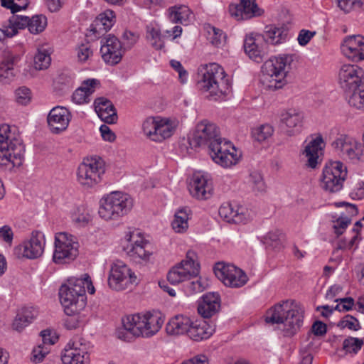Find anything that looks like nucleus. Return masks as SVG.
I'll use <instances>...</instances> for the list:
<instances>
[{
  "mask_svg": "<svg viewBox=\"0 0 364 364\" xmlns=\"http://www.w3.org/2000/svg\"><path fill=\"white\" fill-rule=\"evenodd\" d=\"M191 148L208 146L212 159L223 168L238 163L241 154L228 141L223 139L219 127L208 119L199 122L188 139Z\"/></svg>",
  "mask_w": 364,
  "mask_h": 364,
  "instance_id": "obj_1",
  "label": "nucleus"
},
{
  "mask_svg": "<svg viewBox=\"0 0 364 364\" xmlns=\"http://www.w3.org/2000/svg\"><path fill=\"white\" fill-rule=\"evenodd\" d=\"M304 309L294 300H286L267 310L265 321L267 323L282 325L283 336H294L300 328L304 319Z\"/></svg>",
  "mask_w": 364,
  "mask_h": 364,
  "instance_id": "obj_2",
  "label": "nucleus"
},
{
  "mask_svg": "<svg viewBox=\"0 0 364 364\" xmlns=\"http://www.w3.org/2000/svg\"><path fill=\"white\" fill-rule=\"evenodd\" d=\"M85 278H71L59 289V296L65 314L82 309L86 305L85 287L92 294L95 287L88 275Z\"/></svg>",
  "mask_w": 364,
  "mask_h": 364,
  "instance_id": "obj_3",
  "label": "nucleus"
},
{
  "mask_svg": "<svg viewBox=\"0 0 364 364\" xmlns=\"http://www.w3.org/2000/svg\"><path fill=\"white\" fill-rule=\"evenodd\" d=\"M292 61L291 55H280L266 60L262 67L260 78L264 88L273 90L282 88L287 82L286 77Z\"/></svg>",
  "mask_w": 364,
  "mask_h": 364,
  "instance_id": "obj_4",
  "label": "nucleus"
},
{
  "mask_svg": "<svg viewBox=\"0 0 364 364\" xmlns=\"http://www.w3.org/2000/svg\"><path fill=\"white\" fill-rule=\"evenodd\" d=\"M25 149L8 124L0 125V166L9 169L19 167L23 161Z\"/></svg>",
  "mask_w": 364,
  "mask_h": 364,
  "instance_id": "obj_5",
  "label": "nucleus"
},
{
  "mask_svg": "<svg viewBox=\"0 0 364 364\" xmlns=\"http://www.w3.org/2000/svg\"><path fill=\"white\" fill-rule=\"evenodd\" d=\"M164 320L159 313L129 315L122 319L124 329L134 336L149 338L161 328Z\"/></svg>",
  "mask_w": 364,
  "mask_h": 364,
  "instance_id": "obj_6",
  "label": "nucleus"
},
{
  "mask_svg": "<svg viewBox=\"0 0 364 364\" xmlns=\"http://www.w3.org/2000/svg\"><path fill=\"white\" fill-rule=\"evenodd\" d=\"M133 207V199L120 191H114L100 200V216L105 220H117L127 215Z\"/></svg>",
  "mask_w": 364,
  "mask_h": 364,
  "instance_id": "obj_7",
  "label": "nucleus"
},
{
  "mask_svg": "<svg viewBox=\"0 0 364 364\" xmlns=\"http://www.w3.org/2000/svg\"><path fill=\"white\" fill-rule=\"evenodd\" d=\"M202 72V78L198 82L201 90L209 92L212 96L220 97L228 94L230 89V83L220 65H205Z\"/></svg>",
  "mask_w": 364,
  "mask_h": 364,
  "instance_id": "obj_8",
  "label": "nucleus"
},
{
  "mask_svg": "<svg viewBox=\"0 0 364 364\" xmlns=\"http://www.w3.org/2000/svg\"><path fill=\"white\" fill-rule=\"evenodd\" d=\"M47 26V18L43 15H35L31 18L21 15H12L8 22L0 28V33L8 38L18 33L19 29L28 28L31 33L38 34L43 32Z\"/></svg>",
  "mask_w": 364,
  "mask_h": 364,
  "instance_id": "obj_9",
  "label": "nucleus"
},
{
  "mask_svg": "<svg viewBox=\"0 0 364 364\" xmlns=\"http://www.w3.org/2000/svg\"><path fill=\"white\" fill-rule=\"evenodd\" d=\"M105 163L97 156L84 159L77 171V181L85 188H92L102 181Z\"/></svg>",
  "mask_w": 364,
  "mask_h": 364,
  "instance_id": "obj_10",
  "label": "nucleus"
},
{
  "mask_svg": "<svg viewBox=\"0 0 364 364\" xmlns=\"http://www.w3.org/2000/svg\"><path fill=\"white\" fill-rule=\"evenodd\" d=\"M333 151L341 159L353 164L363 161L364 157V143L355 139L342 134L337 136L331 143Z\"/></svg>",
  "mask_w": 364,
  "mask_h": 364,
  "instance_id": "obj_11",
  "label": "nucleus"
},
{
  "mask_svg": "<svg viewBox=\"0 0 364 364\" xmlns=\"http://www.w3.org/2000/svg\"><path fill=\"white\" fill-rule=\"evenodd\" d=\"M346 177L347 167L341 161H330L323 169L321 187L326 192L337 193L343 188Z\"/></svg>",
  "mask_w": 364,
  "mask_h": 364,
  "instance_id": "obj_12",
  "label": "nucleus"
},
{
  "mask_svg": "<svg viewBox=\"0 0 364 364\" xmlns=\"http://www.w3.org/2000/svg\"><path fill=\"white\" fill-rule=\"evenodd\" d=\"M136 283V274L124 262L118 260L112 264L108 277V284L111 289L122 291Z\"/></svg>",
  "mask_w": 364,
  "mask_h": 364,
  "instance_id": "obj_13",
  "label": "nucleus"
},
{
  "mask_svg": "<svg viewBox=\"0 0 364 364\" xmlns=\"http://www.w3.org/2000/svg\"><path fill=\"white\" fill-rule=\"evenodd\" d=\"M77 243L73 236L66 232H58L55 236V250L53 260L56 264H65L73 260L77 255Z\"/></svg>",
  "mask_w": 364,
  "mask_h": 364,
  "instance_id": "obj_14",
  "label": "nucleus"
},
{
  "mask_svg": "<svg viewBox=\"0 0 364 364\" xmlns=\"http://www.w3.org/2000/svg\"><path fill=\"white\" fill-rule=\"evenodd\" d=\"M90 345L83 338L70 341L65 346L61 360L64 364H90Z\"/></svg>",
  "mask_w": 364,
  "mask_h": 364,
  "instance_id": "obj_15",
  "label": "nucleus"
},
{
  "mask_svg": "<svg viewBox=\"0 0 364 364\" xmlns=\"http://www.w3.org/2000/svg\"><path fill=\"white\" fill-rule=\"evenodd\" d=\"M123 250L132 259L148 260L151 255L150 244L142 235L136 231L129 232L125 237Z\"/></svg>",
  "mask_w": 364,
  "mask_h": 364,
  "instance_id": "obj_16",
  "label": "nucleus"
},
{
  "mask_svg": "<svg viewBox=\"0 0 364 364\" xmlns=\"http://www.w3.org/2000/svg\"><path fill=\"white\" fill-rule=\"evenodd\" d=\"M214 272L218 279L229 287H241L247 282L245 273L233 264L218 262L214 267Z\"/></svg>",
  "mask_w": 364,
  "mask_h": 364,
  "instance_id": "obj_17",
  "label": "nucleus"
},
{
  "mask_svg": "<svg viewBox=\"0 0 364 364\" xmlns=\"http://www.w3.org/2000/svg\"><path fill=\"white\" fill-rule=\"evenodd\" d=\"M338 83L345 92L351 93L353 90L363 84V70L357 65L344 64L338 71Z\"/></svg>",
  "mask_w": 364,
  "mask_h": 364,
  "instance_id": "obj_18",
  "label": "nucleus"
},
{
  "mask_svg": "<svg viewBox=\"0 0 364 364\" xmlns=\"http://www.w3.org/2000/svg\"><path fill=\"white\" fill-rule=\"evenodd\" d=\"M45 236L42 232L33 231L31 238L14 249V255L18 258L25 257L34 259L40 257L44 251Z\"/></svg>",
  "mask_w": 364,
  "mask_h": 364,
  "instance_id": "obj_19",
  "label": "nucleus"
},
{
  "mask_svg": "<svg viewBox=\"0 0 364 364\" xmlns=\"http://www.w3.org/2000/svg\"><path fill=\"white\" fill-rule=\"evenodd\" d=\"M101 43L100 53L104 61L110 65L119 63L124 53L122 44L119 39L109 34L101 40Z\"/></svg>",
  "mask_w": 364,
  "mask_h": 364,
  "instance_id": "obj_20",
  "label": "nucleus"
},
{
  "mask_svg": "<svg viewBox=\"0 0 364 364\" xmlns=\"http://www.w3.org/2000/svg\"><path fill=\"white\" fill-rule=\"evenodd\" d=\"M71 118L72 114L66 107L62 106L53 107L47 117L48 126L50 132L58 134L65 131Z\"/></svg>",
  "mask_w": 364,
  "mask_h": 364,
  "instance_id": "obj_21",
  "label": "nucleus"
},
{
  "mask_svg": "<svg viewBox=\"0 0 364 364\" xmlns=\"http://www.w3.org/2000/svg\"><path fill=\"white\" fill-rule=\"evenodd\" d=\"M303 114L294 109L283 111L280 114V128L284 133L292 136L300 132L303 124Z\"/></svg>",
  "mask_w": 364,
  "mask_h": 364,
  "instance_id": "obj_22",
  "label": "nucleus"
},
{
  "mask_svg": "<svg viewBox=\"0 0 364 364\" xmlns=\"http://www.w3.org/2000/svg\"><path fill=\"white\" fill-rule=\"evenodd\" d=\"M342 53L353 61L364 60V37L360 35L346 37L341 46Z\"/></svg>",
  "mask_w": 364,
  "mask_h": 364,
  "instance_id": "obj_23",
  "label": "nucleus"
},
{
  "mask_svg": "<svg viewBox=\"0 0 364 364\" xmlns=\"http://www.w3.org/2000/svg\"><path fill=\"white\" fill-rule=\"evenodd\" d=\"M229 12L237 20L248 19L262 14L256 0H240V4L230 6Z\"/></svg>",
  "mask_w": 364,
  "mask_h": 364,
  "instance_id": "obj_24",
  "label": "nucleus"
},
{
  "mask_svg": "<svg viewBox=\"0 0 364 364\" xmlns=\"http://www.w3.org/2000/svg\"><path fill=\"white\" fill-rule=\"evenodd\" d=\"M191 194L200 200H207L213 194L211 182L200 173H194L190 183Z\"/></svg>",
  "mask_w": 364,
  "mask_h": 364,
  "instance_id": "obj_25",
  "label": "nucleus"
},
{
  "mask_svg": "<svg viewBox=\"0 0 364 364\" xmlns=\"http://www.w3.org/2000/svg\"><path fill=\"white\" fill-rule=\"evenodd\" d=\"M264 43L262 36H248L245 38L244 41V50L245 53L250 59L257 62L261 63L264 58L267 57V48H264L262 44Z\"/></svg>",
  "mask_w": 364,
  "mask_h": 364,
  "instance_id": "obj_26",
  "label": "nucleus"
},
{
  "mask_svg": "<svg viewBox=\"0 0 364 364\" xmlns=\"http://www.w3.org/2000/svg\"><path fill=\"white\" fill-rule=\"evenodd\" d=\"M219 215L224 220L232 223H245L249 220L247 210L242 207L236 208L229 203L222 204L218 210Z\"/></svg>",
  "mask_w": 364,
  "mask_h": 364,
  "instance_id": "obj_27",
  "label": "nucleus"
},
{
  "mask_svg": "<svg viewBox=\"0 0 364 364\" xmlns=\"http://www.w3.org/2000/svg\"><path fill=\"white\" fill-rule=\"evenodd\" d=\"M220 296L218 293L209 292L202 296L198 311L203 318H210L220 309Z\"/></svg>",
  "mask_w": 364,
  "mask_h": 364,
  "instance_id": "obj_28",
  "label": "nucleus"
},
{
  "mask_svg": "<svg viewBox=\"0 0 364 364\" xmlns=\"http://www.w3.org/2000/svg\"><path fill=\"white\" fill-rule=\"evenodd\" d=\"M94 105L95 112L103 122L107 124L117 122V111L109 100L104 97H99L95 100Z\"/></svg>",
  "mask_w": 364,
  "mask_h": 364,
  "instance_id": "obj_29",
  "label": "nucleus"
},
{
  "mask_svg": "<svg viewBox=\"0 0 364 364\" xmlns=\"http://www.w3.org/2000/svg\"><path fill=\"white\" fill-rule=\"evenodd\" d=\"M323 144L322 136L318 135L305 146L303 154L307 158L306 165L309 167L315 168L318 164L320 155L322 154V145Z\"/></svg>",
  "mask_w": 364,
  "mask_h": 364,
  "instance_id": "obj_30",
  "label": "nucleus"
},
{
  "mask_svg": "<svg viewBox=\"0 0 364 364\" xmlns=\"http://www.w3.org/2000/svg\"><path fill=\"white\" fill-rule=\"evenodd\" d=\"M215 330V326L209 324L205 321H192L188 336L195 341H200L210 338Z\"/></svg>",
  "mask_w": 364,
  "mask_h": 364,
  "instance_id": "obj_31",
  "label": "nucleus"
},
{
  "mask_svg": "<svg viewBox=\"0 0 364 364\" xmlns=\"http://www.w3.org/2000/svg\"><path fill=\"white\" fill-rule=\"evenodd\" d=\"M99 84L96 79H88L82 82L81 87L75 90L72 95V100L77 105L88 103L90 96L95 91V87Z\"/></svg>",
  "mask_w": 364,
  "mask_h": 364,
  "instance_id": "obj_32",
  "label": "nucleus"
},
{
  "mask_svg": "<svg viewBox=\"0 0 364 364\" xmlns=\"http://www.w3.org/2000/svg\"><path fill=\"white\" fill-rule=\"evenodd\" d=\"M192 321L190 318L178 315L171 318L167 323L166 330L170 335H188Z\"/></svg>",
  "mask_w": 364,
  "mask_h": 364,
  "instance_id": "obj_33",
  "label": "nucleus"
},
{
  "mask_svg": "<svg viewBox=\"0 0 364 364\" xmlns=\"http://www.w3.org/2000/svg\"><path fill=\"white\" fill-rule=\"evenodd\" d=\"M287 31L284 28L269 26L266 27L264 35L262 36L264 45L271 43L277 45L283 43L287 38Z\"/></svg>",
  "mask_w": 364,
  "mask_h": 364,
  "instance_id": "obj_34",
  "label": "nucleus"
},
{
  "mask_svg": "<svg viewBox=\"0 0 364 364\" xmlns=\"http://www.w3.org/2000/svg\"><path fill=\"white\" fill-rule=\"evenodd\" d=\"M196 257L194 252L188 251L186 259L178 264L189 279L199 274L200 265L195 261Z\"/></svg>",
  "mask_w": 364,
  "mask_h": 364,
  "instance_id": "obj_35",
  "label": "nucleus"
},
{
  "mask_svg": "<svg viewBox=\"0 0 364 364\" xmlns=\"http://www.w3.org/2000/svg\"><path fill=\"white\" fill-rule=\"evenodd\" d=\"M166 35L162 34L159 28L147 26L146 28V39L152 48L161 50L165 46Z\"/></svg>",
  "mask_w": 364,
  "mask_h": 364,
  "instance_id": "obj_36",
  "label": "nucleus"
},
{
  "mask_svg": "<svg viewBox=\"0 0 364 364\" xmlns=\"http://www.w3.org/2000/svg\"><path fill=\"white\" fill-rule=\"evenodd\" d=\"M191 16V11L186 6H174L169 9L168 18L173 23L187 25Z\"/></svg>",
  "mask_w": 364,
  "mask_h": 364,
  "instance_id": "obj_37",
  "label": "nucleus"
},
{
  "mask_svg": "<svg viewBox=\"0 0 364 364\" xmlns=\"http://www.w3.org/2000/svg\"><path fill=\"white\" fill-rule=\"evenodd\" d=\"M36 316V312L34 309L30 308L23 309L18 313L13 322L14 328L18 331H22L32 322Z\"/></svg>",
  "mask_w": 364,
  "mask_h": 364,
  "instance_id": "obj_38",
  "label": "nucleus"
},
{
  "mask_svg": "<svg viewBox=\"0 0 364 364\" xmlns=\"http://www.w3.org/2000/svg\"><path fill=\"white\" fill-rule=\"evenodd\" d=\"M156 134H154V141H162L169 138L174 132L175 128L167 119L159 117Z\"/></svg>",
  "mask_w": 364,
  "mask_h": 364,
  "instance_id": "obj_39",
  "label": "nucleus"
},
{
  "mask_svg": "<svg viewBox=\"0 0 364 364\" xmlns=\"http://www.w3.org/2000/svg\"><path fill=\"white\" fill-rule=\"evenodd\" d=\"M188 214L185 208L178 210L171 223L173 230L178 233L185 232L188 228Z\"/></svg>",
  "mask_w": 364,
  "mask_h": 364,
  "instance_id": "obj_40",
  "label": "nucleus"
},
{
  "mask_svg": "<svg viewBox=\"0 0 364 364\" xmlns=\"http://www.w3.org/2000/svg\"><path fill=\"white\" fill-rule=\"evenodd\" d=\"M348 95V102L350 106L364 110V82Z\"/></svg>",
  "mask_w": 364,
  "mask_h": 364,
  "instance_id": "obj_41",
  "label": "nucleus"
},
{
  "mask_svg": "<svg viewBox=\"0 0 364 364\" xmlns=\"http://www.w3.org/2000/svg\"><path fill=\"white\" fill-rule=\"evenodd\" d=\"M116 21L115 14L112 10L107 9L100 14L97 19V25L102 26L101 28L107 31L109 30Z\"/></svg>",
  "mask_w": 364,
  "mask_h": 364,
  "instance_id": "obj_42",
  "label": "nucleus"
},
{
  "mask_svg": "<svg viewBox=\"0 0 364 364\" xmlns=\"http://www.w3.org/2000/svg\"><path fill=\"white\" fill-rule=\"evenodd\" d=\"M80 310H77L72 314H66L68 317L65 321V326L67 329H75L84 325L86 322L85 316L81 314Z\"/></svg>",
  "mask_w": 364,
  "mask_h": 364,
  "instance_id": "obj_43",
  "label": "nucleus"
},
{
  "mask_svg": "<svg viewBox=\"0 0 364 364\" xmlns=\"http://www.w3.org/2000/svg\"><path fill=\"white\" fill-rule=\"evenodd\" d=\"M51 58L48 50L45 48H38L34 56V68L36 70H44L48 68Z\"/></svg>",
  "mask_w": 364,
  "mask_h": 364,
  "instance_id": "obj_44",
  "label": "nucleus"
},
{
  "mask_svg": "<svg viewBox=\"0 0 364 364\" xmlns=\"http://www.w3.org/2000/svg\"><path fill=\"white\" fill-rule=\"evenodd\" d=\"M274 128L269 124H262L252 129V134L255 140L262 142L272 136Z\"/></svg>",
  "mask_w": 364,
  "mask_h": 364,
  "instance_id": "obj_45",
  "label": "nucleus"
},
{
  "mask_svg": "<svg viewBox=\"0 0 364 364\" xmlns=\"http://www.w3.org/2000/svg\"><path fill=\"white\" fill-rule=\"evenodd\" d=\"M338 6L345 13L364 11V0H337Z\"/></svg>",
  "mask_w": 364,
  "mask_h": 364,
  "instance_id": "obj_46",
  "label": "nucleus"
},
{
  "mask_svg": "<svg viewBox=\"0 0 364 364\" xmlns=\"http://www.w3.org/2000/svg\"><path fill=\"white\" fill-rule=\"evenodd\" d=\"M363 341L358 338L348 337L343 342V350L346 353L356 354L363 346Z\"/></svg>",
  "mask_w": 364,
  "mask_h": 364,
  "instance_id": "obj_47",
  "label": "nucleus"
},
{
  "mask_svg": "<svg viewBox=\"0 0 364 364\" xmlns=\"http://www.w3.org/2000/svg\"><path fill=\"white\" fill-rule=\"evenodd\" d=\"M282 234L279 230L269 232L264 237V243L273 249H280Z\"/></svg>",
  "mask_w": 364,
  "mask_h": 364,
  "instance_id": "obj_48",
  "label": "nucleus"
},
{
  "mask_svg": "<svg viewBox=\"0 0 364 364\" xmlns=\"http://www.w3.org/2000/svg\"><path fill=\"white\" fill-rule=\"evenodd\" d=\"M159 117H148L142 124L144 134L154 141V134H156Z\"/></svg>",
  "mask_w": 364,
  "mask_h": 364,
  "instance_id": "obj_49",
  "label": "nucleus"
},
{
  "mask_svg": "<svg viewBox=\"0 0 364 364\" xmlns=\"http://www.w3.org/2000/svg\"><path fill=\"white\" fill-rule=\"evenodd\" d=\"M167 279L171 284H176L189 279L185 274V272L177 264L168 272Z\"/></svg>",
  "mask_w": 364,
  "mask_h": 364,
  "instance_id": "obj_50",
  "label": "nucleus"
},
{
  "mask_svg": "<svg viewBox=\"0 0 364 364\" xmlns=\"http://www.w3.org/2000/svg\"><path fill=\"white\" fill-rule=\"evenodd\" d=\"M249 183L255 191L263 192L265 190V183L259 172L254 171L250 173Z\"/></svg>",
  "mask_w": 364,
  "mask_h": 364,
  "instance_id": "obj_51",
  "label": "nucleus"
},
{
  "mask_svg": "<svg viewBox=\"0 0 364 364\" xmlns=\"http://www.w3.org/2000/svg\"><path fill=\"white\" fill-rule=\"evenodd\" d=\"M15 98L18 104L26 105L31 102V91L27 87H20L15 91Z\"/></svg>",
  "mask_w": 364,
  "mask_h": 364,
  "instance_id": "obj_52",
  "label": "nucleus"
},
{
  "mask_svg": "<svg viewBox=\"0 0 364 364\" xmlns=\"http://www.w3.org/2000/svg\"><path fill=\"white\" fill-rule=\"evenodd\" d=\"M50 352V348L45 345L38 344L32 351L31 360L36 363L43 361L45 356Z\"/></svg>",
  "mask_w": 364,
  "mask_h": 364,
  "instance_id": "obj_53",
  "label": "nucleus"
},
{
  "mask_svg": "<svg viewBox=\"0 0 364 364\" xmlns=\"http://www.w3.org/2000/svg\"><path fill=\"white\" fill-rule=\"evenodd\" d=\"M211 32L210 42L213 46L218 47L225 42L226 36L222 30L215 27H210L209 34H211Z\"/></svg>",
  "mask_w": 364,
  "mask_h": 364,
  "instance_id": "obj_54",
  "label": "nucleus"
},
{
  "mask_svg": "<svg viewBox=\"0 0 364 364\" xmlns=\"http://www.w3.org/2000/svg\"><path fill=\"white\" fill-rule=\"evenodd\" d=\"M338 326L341 328H348L353 331H358L360 328L358 321L350 315H346L343 320L340 321Z\"/></svg>",
  "mask_w": 364,
  "mask_h": 364,
  "instance_id": "obj_55",
  "label": "nucleus"
},
{
  "mask_svg": "<svg viewBox=\"0 0 364 364\" xmlns=\"http://www.w3.org/2000/svg\"><path fill=\"white\" fill-rule=\"evenodd\" d=\"M15 77L14 68H9L6 65H0V82L8 84Z\"/></svg>",
  "mask_w": 364,
  "mask_h": 364,
  "instance_id": "obj_56",
  "label": "nucleus"
},
{
  "mask_svg": "<svg viewBox=\"0 0 364 364\" xmlns=\"http://www.w3.org/2000/svg\"><path fill=\"white\" fill-rule=\"evenodd\" d=\"M351 220L346 217V218H339L334 222L333 229L334 232L337 235V237L342 235L348 225L350 223Z\"/></svg>",
  "mask_w": 364,
  "mask_h": 364,
  "instance_id": "obj_57",
  "label": "nucleus"
},
{
  "mask_svg": "<svg viewBox=\"0 0 364 364\" xmlns=\"http://www.w3.org/2000/svg\"><path fill=\"white\" fill-rule=\"evenodd\" d=\"M139 36L134 32L125 31L122 35L125 49H130L138 41Z\"/></svg>",
  "mask_w": 364,
  "mask_h": 364,
  "instance_id": "obj_58",
  "label": "nucleus"
},
{
  "mask_svg": "<svg viewBox=\"0 0 364 364\" xmlns=\"http://www.w3.org/2000/svg\"><path fill=\"white\" fill-rule=\"evenodd\" d=\"M92 55L90 46L88 44H81L77 48V56L80 62H85Z\"/></svg>",
  "mask_w": 364,
  "mask_h": 364,
  "instance_id": "obj_59",
  "label": "nucleus"
},
{
  "mask_svg": "<svg viewBox=\"0 0 364 364\" xmlns=\"http://www.w3.org/2000/svg\"><path fill=\"white\" fill-rule=\"evenodd\" d=\"M41 336L42 337V343L41 345H45L50 348V346L53 345L58 341V337L52 333V331L49 329L43 330L41 332Z\"/></svg>",
  "mask_w": 364,
  "mask_h": 364,
  "instance_id": "obj_60",
  "label": "nucleus"
},
{
  "mask_svg": "<svg viewBox=\"0 0 364 364\" xmlns=\"http://www.w3.org/2000/svg\"><path fill=\"white\" fill-rule=\"evenodd\" d=\"M316 31H311L309 30H301L298 36L297 40L300 46H306L311 39L316 35Z\"/></svg>",
  "mask_w": 364,
  "mask_h": 364,
  "instance_id": "obj_61",
  "label": "nucleus"
},
{
  "mask_svg": "<svg viewBox=\"0 0 364 364\" xmlns=\"http://www.w3.org/2000/svg\"><path fill=\"white\" fill-rule=\"evenodd\" d=\"M350 197L353 200H361L364 198V181L358 182L350 192Z\"/></svg>",
  "mask_w": 364,
  "mask_h": 364,
  "instance_id": "obj_62",
  "label": "nucleus"
},
{
  "mask_svg": "<svg viewBox=\"0 0 364 364\" xmlns=\"http://www.w3.org/2000/svg\"><path fill=\"white\" fill-rule=\"evenodd\" d=\"M101 135L104 140L112 142L115 140V134L106 124H102L100 127Z\"/></svg>",
  "mask_w": 364,
  "mask_h": 364,
  "instance_id": "obj_63",
  "label": "nucleus"
},
{
  "mask_svg": "<svg viewBox=\"0 0 364 364\" xmlns=\"http://www.w3.org/2000/svg\"><path fill=\"white\" fill-rule=\"evenodd\" d=\"M14 233L10 226L4 225L0 228V239L7 243H11L13 240Z\"/></svg>",
  "mask_w": 364,
  "mask_h": 364,
  "instance_id": "obj_64",
  "label": "nucleus"
}]
</instances>
